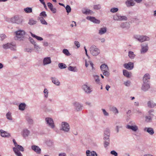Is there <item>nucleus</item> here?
<instances>
[{
  "label": "nucleus",
  "mask_w": 156,
  "mask_h": 156,
  "mask_svg": "<svg viewBox=\"0 0 156 156\" xmlns=\"http://www.w3.org/2000/svg\"><path fill=\"white\" fill-rule=\"evenodd\" d=\"M75 109L77 111L81 110L82 109V105L79 102H75L73 103Z\"/></svg>",
  "instance_id": "obj_8"
},
{
  "label": "nucleus",
  "mask_w": 156,
  "mask_h": 156,
  "mask_svg": "<svg viewBox=\"0 0 156 156\" xmlns=\"http://www.w3.org/2000/svg\"><path fill=\"white\" fill-rule=\"evenodd\" d=\"M23 20L22 18L19 17L18 16H15L11 19V21L12 23H15L17 24L21 23Z\"/></svg>",
  "instance_id": "obj_5"
},
{
  "label": "nucleus",
  "mask_w": 156,
  "mask_h": 156,
  "mask_svg": "<svg viewBox=\"0 0 156 156\" xmlns=\"http://www.w3.org/2000/svg\"><path fill=\"white\" fill-rule=\"evenodd\" d=\"M144 130L148 132L150 135H153L154 132L152 128L151 127H145L144 129Z\"/></svg>",
  "instance_id": "obj_23"
},
{
  "label": "nucleus",
  "mask_w": 156,
  "mask_h": 156,
  "mask_svg": "<svg viewBox=\"0 0 156 156\" xmlns=\"http://www.w3.org/2000/svg\"><path fill=\"white\" fill-rule=\"evenodd\" d=\"M106 28L105 27L101 28L99 30V34L100 35H102L104 34L106 32Z\"/></svg>",
  "instance_id": "obj_32"
},
{
  "label": "nucleus",
  "mask_w": 156,
  "mask_h": 156,
  "mask_svg": "<svg viewBox=\"0 0 156 156\" xmlns=\"http://www.w3.org/2000/svg\"><path fill=\"white\" fill-rule=\"evenodd\" d=\"M26 119L28 123L30 125H32L33 123V120L31 117L27 116Z\"/></svg>",
  "instance_id": "obj_31"
},
{
  "label": "nucleus",
  "mask_w": 156,
  "mask_h": 156,
  "mask_svg": "<svg viewBox=\"0 0 156 156\" xmlns=\"http://www.w3.org/2000/svg\"><path fill=\"white\" fill-rule=\"evenodd\" d=\"M82 12L83 13L86 14H89L93 13V11L91 10L87 9L83 10Z\"/></svg>",
  "instance_id": "obj_34"
},
{
  "label": "nucleus",
  "mask_w": 156,
  "mask_h": 156,
  "mask_svg": "<svg viewBox=\"0 0 156 156\" xmlns=\"http://www.w3.org/2000/svg\"><path fill=\"white\" fill-rule=\"evenodd\" d=\"M120 27L122 28L128 29L130 27V24L128 22H123L121 23Z\"/></svg>",
  "instance_id": "obj_21"
},
{
  "label": "nucleus",
  "mask_w": 156,
  "mask_h": 156,
  "mask_svg": "<svg viewBox=\"0 0 156 156\" xmlns=\"http://www.w3.org/2000/svg\"><path fill=\"white\" fill-rule=\"evenodd\" d=\"M113 19L115 21H126L127 20V18L125 16H121L119 13H116L113 16Z\"/></svg>",
  "instance_id": "obj_2"
},
{
  "label": "nucleus",
  "mask_w": 156,
  "mask_h": 156,
  "mask_svg": "<svg viewBox=\"0 0 156 156\" xmlns=\"http://www.w3.org/2000/svg\"><path fill=\"white\" fill-rule=\"evenodd\" d=\"M6 117L7 119L10 120H12V118L11 115V113L9 112H8L6 115Z\"/></svg>",
  "instance_id": "obj_49"
},
{
  "label": "nucleus",
  "mask_w": 156,
  "mask_h": 156,
  "mask_svg": "<svg viewBox=\"0 0 156 156\" xmlns=\"http://www.w3.org/2000/svg\"><path fill=\"white\" fill-rule=\"evenodd\" d=\"M128 56L130 58L133 59L135 57V55L134 54L133 52L131 51L129 52Z\"/></svg>",
  "instance_id": "obj_40"
},
{
  "label": "nucleus",
  "mask_w": 156,
  "mask_h": 156,
  "mask_svg": "<svg viewBox=\"0 0 156 156\" xmlns=\"http://www.w3.org/2000/svg\"><path fill=\"white\" fill-rule=\"evenodd\" d=\"M124 84L126 86L129 87L130 86V82L129 81H127L124 82Z\"/></svg>",
  "instance_id": "obj_62"
},
{
  "label": "nucleus",
  "mask_w": 156,
  "mask_h": 156,
  "mask_svg": "<svg viewBox=\"0 0 156 156\" xmlns=\"http://www.w3.org/2000/svg\"><path fill=\"white\" fill-rule=\"evenodd\" d=\"M68 69L70 71L74 72H76L77 71V69L76 67H73L71 66H69L68 68Z\"/></svg>",
  "instance_id": "obj_35"
},
{
  "label": "nucleus",
  "mask_w": 156,
  "mask_h": 156,
  "mask_svg": "<svg viewBox=\"0 0 156 156\" xmlns=\"http://www.w3.org/2000/svg\"><path fill=\"white\" fill-rule=\"evenodd\" d=\"M24 11L27 13H30L32 12V8L30 7H27L24 8Z\"/></svg>",
  "instance_id": "obj_37"
},
{
  "label": "nucleus",
  "mask_w": 156,
  "mask_h": 156,
  "mask_svg": "<svg viewBox=\"0 0 156 156\" xmlns=\"http://www.w3.org/2000/svg\"><path fill=\"white\" fill-rule=\"evenodd\" d=\"M110 135V130L108 129H106L104 132V139H109Z\"/></svg>",
  "instance_id": "obj_24"
},
{
  "label": "nucleus",
  "mask_w": 156,
  "mask_h": 156,
  "mask_svg": "<svg viewBox=\"0 0 156 156\" xmlns=\"http://www.w3.org/2000/svg\"><path fill=\"white\" fill-rule=\"evenodd\" d=\"M30 33L31 34V36L35 38L37 40L39 41H42L43 40V39L41 37H39L38 36H36V35L33 34L31 32H30Z\"/></svg>",
  "instance_id": "obj_36"
},
{
  "label": "nucleus",
  "mask_w": 156,
  "mask_h": 156,
  "mask_svg": "<svg viewBox=\"0 0 156 156\" xmlns=\"http://www.w3.org/2000/svg\"><path fill=\"white\" fill-rule=\"evenodd\" d=\"M44 97L47 98L48 96V90L46 88L45 89L44 91Z\"/></svg>",
  "instance_id": "obj_45"
},
{
  "label": "nucleus",
  "mask_w": 156,
  "mask_h": 156,
  "mask_svg": "<svg viewBox=\"0 0 156 156\" xmlns=\"http://www.w3.org/2000/svg\"><path fill=\"white\" fill-rule=\"evenodd\" d=\"M62 52L64 54L67 56H69L70 55L68 50L67 49H64L63 50Z\"/></svg>",
  "instance_id": "obj_44"
},
{
  "label": "nucleus",
  "mask_w": 156,
  "mask_h": 156,
  "mask_svg": "<svg viewBox=\"0 0 156 156\" xmlns=\"http://www.w3.org/2000/svg\"><path fill=\"white\" fill-rule=\"evenodd\" d=\"M148 106L151 108H154L155 106H156V103L154 102L153 101H149L147 103Z\"/></svg>",
  "instance_id": "obj_27"
},
{
  "label": "nucleus",
  "mask_w": 156,
  "mask_h": 156,
  "mask_svg": "<svg viewBox=\"0 0 156 156\" xmlns=\"http://www.w3.org/2000/svg\"><path fill=\"white\" fill-rule=\"evenodd\" d=\"M150 76L148 73H146L144 76L143 78V83H148L149 81Z\"/></svg>",
  "instance_id": "obj_16"
},
{
  "label": "nucleus",
  "mask_w": 156,
  "mask_h": 156,
  "mask_svg": "<svg viewBox=\"0 0 156 156\" xmlns=\"http://www.w3.org/2000/svg\"><path fill=\"white\" fill-rule=\"evenodd\" d=\"M101 6L100 5H94V8L95 9L98 10L101 9Z\"/></svg>",
  "instance_id": "obj_54"
},
{
  "label": "nucleus",
  "mask_w": 156,
  "mask_h": 156,
  "mask_svg": "<svg viewBox=\"0 0 156 156\" xmlns=\"http://www.w3.org/2000/svg\"><path fill=\"white\" fill-rule=\"evenodd\" d=\"M32 149L38 154H40L41 152V149L38 146L36 145H33L31 147Z\"/></svg>",
  "instance_id": "obj_17"
},
{
  "label": "nucleus",
  "mask_w": 156,
  "mask_h": 156,
  "mask_svg": "<svg viewBox=\"0 0 156 156\" xmlns=\"http://www.w3.org/2000/svg\"><path fill=\"white\" fill-rule=\"evenodd\" d=\"M47 4L48 6L49 9L53 6L52 4L50 2H48Z\"/></svg>",
  "instance_id": "obj_63"
},
{
  "label": "nucleus",
  "mask_w": 156,
  "mask_h": 156,
  "mask_svg": "<svg viewBox=\"0 0 156 156\" xmlns=\"http://www.w3.org/2000/svg\"><path fill=\"white\" fill-rule=\"evenodd\" d=\"M95 82L97 83H99L100 82V80L99 79V76L97 75H95L94 76Z\"/></svg>",
  "instance_id": "obj_47"
},
{
  "label": "nucleus",
  "mask_w": 156,
  "mask_h": 156,
  "mask_svg": "<svg viewBox=\"0 0 156 156\" xmlns=\"http://www.w3.org/2000/svg\"><path fill=\"white\" fill-rule=\"evenodd\" d=\"M110 153L115 156H118V153L115 151H111Z\"/></svg>",
  "instance_id": "obj_60"
},
{
  "label": "nucleus",
  "mask_w": 156,
  "mask_h": 156,
  "mask_svg": "<svg viewBox=\"0 0 156 156\" xmlns=\"http://www.w3.org/2000/svg\"><path fill=\"white\" fill-rule=\"evenodd\" d=\"M123 75L127 77H130V75L129 72L126 70L124 69L123 71Z\"/></svg>",
  "instance_id": "obj_39"
},
{
  "label": "nucleus",
  "mask_w": 156,
  "mask_h": 156,
  "mask_svg": "<svg viewBox=\"0 0 156 156\" xmlns=\"http://www.w3.org/2000/svg\"><path fill=\"white\" fill-rule=\"evenodd\" d=\"M104 139V146L105 148H106L109 144V139L108 138Z\"/></svg>",
  "instance_id": "obj_33"
},
{
  "label": "nucleus",
  "mask_w": 156,
  "mask_h": 156,
  "mask_svg": "<svg viewBox=\"0 0 156 156\" xmlns=\"http://www.w3.org/2000/svg\"><path fill=\"white\" fill-rule=\"evenodd\" d=\"M2 47L4 49H10L11 50L16 51V44L13 43H8L7 44H4Z\"/></svg>",
  "instance_id": "obj_1"
},
{
  "label": "nucleus",
  "mask_w": 156,
  "mask_h": 156,
  "mask_svg": "<svg viewBox=\"0 0 156 156\" xmlns=\"http://www.w3.org/2000/svg\"><path fill=\"white\" fill-rule=\"evenodd\" d=\"M25 34V31L23 30H20L16 32V36L18 38H21Z\"/></svg>",
  "instance_id": "obj_12"
},
{
  "label": "nucleus",
  "mask_w": 156,
  "mask_h": 156,
  "mask_svg": "<svg viewBox=\"0 0 156 156\" xmlns=\"http://www.w3.org/2000/svg\"><path fill=\"white\" fill-rule=\"evenodd\" d=\"M34 47L36 51H38L40 47L36 44L34 45Z\"/></svg>",
  "instance_id": "obj_46"
},
{
  "label": "nucleus",
  "mask_w": 156,
  "mask_h": 156,
  "mask_svg": "<svg viewBox=\"0 0 156 156\" xmlns=\"http://www.w3.org/2000/svg\"><path fill=\"white\" fill-rule=\"evenodd\" d=\"M1 135L3 137H7L10 136L9 133L4 131L3 130H0Z\"/></svg>",
  "instance_id": "obj_26"
},
{
  "label": "nucleus",
  "mask_w": 156,
  "mask_h": 156,
  "mask_svg": "<svg viewBox=\"0 0 156 156\" xmlns=\"http://www.w3.org/2000/svg\"><path fill=\"white\" fill-rule=\"evenodd\" d=\"M66 12L68 13H69L71 11V8L70 7V6L68 5H66Z\"/></svg>",
  "instance_id": "obj_51"
},
{
  "label": "nucleus",
  "mask_w": 156,
  "mask_h": 156,
  "mask_svg": "<svg viewBox=\"0 0 156 156\" xmlns=\"http://www.w3.org/2000/svg\"><path fill=\"white\" fill-rule=\"evenodd\" d=\"M129 124H131V125H127L126 126V128L129 129H131L135 132L138 129V128L136 126H133V123H132L131 122H129Z\"/></svg>",
  "instance_id": "obj_11"
},
{
  "label": "nucleus",
  "mask_w": 156,
  "mask_h": 156,
  "mask_svg": "<svg viewBox=\"0 0 156 156\" xmlns=\"http://www.w3.org/2000/svg\"><path fill=\"white\" fill-rule=\"evenodd\" d=\"M107 71L108 70L103 71V74L104 75L107 77L109 75V72H108Z\"/></svg>",
  "instance_id": "obj_55"
},
{
  "label": "nucleus",
  "mask_w": 156,
  "mask_h": 156,
  "mask_svg": "<svg viewBox=\"0 0 156 156\" xmlns=\"http://www.w3.org/2000/svg\"><path fill=\"white\" fill-rule=\"evenodd\" d=\"M87 156H98L96 153L94 151L90 152L89 150H87L86 151Z\"/></svg>",
  "instance_id": "obj_20"
},
{
  "label": "nucleus",
  "mask_w": 156,
  "mask_h": 156,
  "mask_svg": "<svg viewBox=\"0 0 156 156\" xmlns=\"http://www.w3.org/2000/svg\"><path fill=\"white\" fill-rule=\"evenodd\" d=\"M141 49L140 52L141 54L147 52L148 50V45L147 44H145V45L142 44L141 45Z\"/></svg>",
  "instance_id": "obj_14"
},
{
  "label": "nucleus",
  "mask_w": 156,
  "mask_h": 156,
  "mask_svg": "<svg viewBox=\"0 0 156 156\" xmlns=\"http://www.w3.org/2000/svg\"><path fill=\"white\" fill-rule=\"evenodd\" d=\"M100 68L101 70L103 71L108 70V68L107 65L105 64H103L101 65Z\"/></svg>",
  "instance_id": "obj_29"
},
{
  "label": "nucleus",
  "mask_w": 156,
  "mask_h": 156,
  "mask_svg": "<svg viewBox=\"0 0 156 156\" xmlns=\"http://www.w3.org/2000/svg\"><path fill=\"white\" fill-rule=\"evenodd\" d=\"M134 37L135 39L141 42L145 41H148L150 39L149 37L146 36L136 35L134 36Z\"/></svg>",
  "instance_id": "obj_4"
},
{
  "label": "nucleus",
  "mask_w": 156,
  "mask_h": 156,
  "mask_svg": "<svg viewBox=\"0 0 156 156\" xmlns=\"http://www.w3.org/2000/svg\"><path fill=\"white\" fill-rule=\"evenodd\" d=\"M82 87L85 92L87 94L91 93L92 91V88L88 85H84Z\"/></svg>",
  "instance_id": "obj_9"
},
{
  "label": "nucleus",
  "mask_w": 156,
  "mask_h": 156,
  "mask_svg": "<svg viewBox=\"0 0 156 156\" xmlns=\"http://www.w3.org/2000/svg\"><path fill=\"white\" fill-rule=\"evenodd\" d=\"M37 21L33 19H30L28 23L30 25H33L36 23Z\"/></svg>",
  "instance_id": "obj_41"
},
{
  "label": "nucleus",
  "mask_w": 156,
  "mask_h": 156,
  "mask_svg": "<svg viewBox=\"0 0 156 156\" xmlns=\"http://www.w3.org/2000/svg\"><path fill=\"white\" fill-rule=\"evenodd\" d=\"M13 150L15 154L17 156H23L22 154L16 148L13 147Z\"/></svg>",
  "instance_id": "obj_28"
},
{
  "label": "nucleus",
  "mask_w": 156,
  "mask_h": 156,
  "mask_svg": "<svg viewBox=\"0 0 156 156\" xmlns=\"http://www.w3.org/2000/svg\"><path fill=\"white\" fill-rule=\"evenodd\" d=\"M146 121L147 122H149L151 120V116H146L145 117Z\"/></svg>",
  "instance_id": "obj_53"
},
{
  "label": "nucleus",
  "mask_w": 156,
  "mask_h": 156,
  "mask_svg": "<svg viewBox=\"0 0 156 156\" xmlns=\"http://www.w3.org/2000/svg\"><path fill=\"white\" fill-rule=\"evenodd\" d=\"M40 16L43 18H46L47 17V15L45 11H43L40 13Z\"/></svg>",
  "instance_id": "obj_48"
},
{
  "label": "nucleus",
  "mask_w": 156,
  "mask_h": 156,
  "mask_svg": "<svg viewBox=\"0 0 156 156\" xmlns=\"http://www.w3.org/2000/svg\"><path fill=\"white\" fill-rule=\"evenodd\" d=\"M70 127L69 124L66 122H62V128L61 129L65 132H68L69 131Z\"/></svg>",
  "instance_id": "obj_7"
},
{
  "label": "nucleus",
  "mask_w": 156,
  "mask_h": 156,
  "mask_svg": "<svg viewBox=\"0 0 156 156\" xmlns=\"http://www.w3.org/2000/svg\"><path fill=\"white\" fill-rule=\"evenodd\" d=\"M29 39L31 43L34 45L36 44V42L34 41V39L31 37H30Z\"/></svg>",
  "instance_id": "obj_59"
},
{
  "label": "nucleus",
  "mask_w": 156,
  "mask_h": 156,
  "mask_svg": "<svg viewBox=\"0 0 156 156\" xmlns=\"http://www.w3.org/2000/svg\"><path fill=\"white\" fill-rule=\"evenodd\" d=\"M45 121L48 126L53 129L55 127V125L53 120L51 118L47 117L45 118Z\"/></svg>",
  "instance_id": "obj_6"
},
{
  "label": "nucleus",
  "mask_w": 156,
  "mask_h": 156,
  "mask_svg": "<svg viewBox=\"0 0 156 156\" xmlns=\"http://www.w3.org/2000/svg\"><path fill=\"white\" fill-rule=\"evenodd\" d=\"M6 37V35L4 34H2L0 35V38L2 41H3Z\"/></svg>",
  "instance_id": "obj_58"
},
{
  "label": "nucleus",
  "mask_w": 156,
  "mask_h": 156,
  "mask_svg": "<svg viewBox=\"0 0 156 156\" xmlns=\"http://www.w3.org/2000/svg\"><path fill=\"white\" fill-rule=\"evenodd\" d=\"M40 20L41 23L42 24L44 25H47V23L45 21L43 17H41L40 18Z\"/></svg>",
  "instance_id": "obj_43"
},
{
  "label": "nucleus",
  "mask_w": 156,
  "mask_h": 156,
  "mask_svg": "<svg viewBox=\"0 0 156 156\" xmlns=\"http://www.w3.org/2000/svg\"><path fill=\"white\" fill-rule=\"evenodd\" d=\"M87 18L95 23L99 24L100 23V21L99 20L96 19L94 17L89 16L87 17Z\"/></svg>",
  "instance_id": "obj_15"
},
{
  "label": "nucleus",
  "mask_w": 156,
  "mask_h": 156,
  "mask_svg": "<svg viewBox=\"0 0 156 156\" xmlns=\"http://www.w3.org/2000/svg\"><path fill=\"white\" fill-rule=\"evenodd\" d=\"M119 10V9L117 8H113L110 9V11L113 13L116 12H117Z\"/></svg>",
  "instance_id": "obj_52"
},
{
  "label": "nucleus",
  "mask_w": 156,
  "mask_h": 156,
  "mask_svg": "<svg viewBox=\"0 0 156 156\" xmlns=\"http://www.w3.org/2000/svg\"><path fill=\"white\" fill-rule=\"evenodd\" d=\"M51 12L54 13H55L56 12V9L55 8H54L53 6L50 9Z\"/></svg>",
  "instance_id": "obj_57"
},
{
  "label": "nucleus",
  "mask_w": 156,
  "mask_h": 156,
  "mask_svg": "<svg viewBox=\"0 0 156 156\" xmlns=\"http://www.w3.org/2000/svg\"><path fill=\"white\" fill-rule=\"evenodd\" d=\"M125 3L127 6L128 7L134 6L136 4L133 0H127Z\"/></svg>",
  "instance_id": "obj_18"
},
{
  "label": "nucleus",
  "mask_w": 156,
  "mask_h": 156,
  "mask_svg": "<svg viewBox=\"0 0 156 156\" xmlns=\"http://www.w3.org/2000/svg\"><path fill=\"white\" fill-rule=\"evenodd\" d=\"M51 60L50 57H47L44 58L43 60V64L44 65H46L51 63Z\"/></svg>",
  "instance_id": "obj_19"
},
{
  "label": "nucleus",
  "mask_w": 156,
  "mask_h": 156,
  "mask_svg": "<svg viewBox=\"0 0 156 156\" xmlns=\"http://www.w3.org/2000/svg\"><path fill=\"white\" fill-rule=\"evenodd\" d=\"M90 51L93 56H97L100 53V50L95 45H92L90 48Z\"/></svg>",
  "instance_id": "obj_3"
},
{
  "label": "nucleus",
  "mask_w": 156,
  "mask_h": 156,
  "mask_svg": "<svg viewBox=\"0 0 156 156\" xmlns=\"http://www.w3.org/2000/svg\"><path fill=\"white\" fill-rule=\"evenodd\" d=\"M26 105L24 103H21L20 104L19 106V109L20 110L23 111L24 110L26 106Z\"/></svg>",
  "instance_id": "obj_30"
},
{
  "label": "nucleus",
  "mask_w": 156,
  "mask_h": 156,
  "mask_svg": "<svg viewBox=\"0 0 156 156\" xmlns=\"http://www.w3.org/2000/svg\"><path fill=\"white\" fill-rule=\"evenodd\" d=\"M18 150V149L21 151H23L24 150L23 148L21 145H18L17 147H15Z\"/></svg>",
  "instance_id": "obj_50"
},
{
  "label": "nucleus",
  "mask_w": 156,
  "mask_h": 156,
  "mask_svg": "<svg viewBox=\"0 0 156 156\" xmlns=\"http://www.w3.org/2000/svg\"><path fill=\"white\" fill-rule=\"evenodd\" d=\"M150 86L148 83H143L141 87V90L144 91H146L150 88Z\"/></svg>",
  "instance_id": "obj_13"
},
{
  "label": "nucleus",
  "mask_w": 156,
  "mask_h": 156,
  "mask_svg": "<svg viewBox=\"0 0 156 156\" xmlns=\"http://www.w3.org/2000/svg\"><path fill=\"white\" fill-rule=\"evenodd\" d=\"M102 110L105 116H108L109 115V113L106 111L105 109H102Z\"/></svg>",
  "instance_id": "obj_56"
},
{
  "label": "nucleus",
  "mask_w": 156,
  "mask_h": 156,
  "mask_svg": "<svg viewBox=\"0 0 156 156\" xmlns=\"http://www.w3.org/2000/svg\"><path fill=\"white\" fill-rule=\"evenodd\" d=\"M110 110L112 111L115 114H117L118 113V111L115 107H112L110 108Z\"/></svg>",
  "instance_id": "obj_38"
},
{
  "label": "nucleus",
  "mask_w": 156,
  "mask_h": 156,
  "mask_svg": "<svg viewBox=\"0 0 156 156\" xmlns=\"http://www.w3.org/2000/svg\"><path fill=\"white\" fill-rule=\"evenodd\" d=\"M123 66L126 69L130 70L134 68V64L133 62H129L128 63L123 64Z\"/></svg>",
  "instance_id": "obj_10"
},
{
  "label": "nucleus",
  "mask_w": 156,
  "mask_h": 156,
  "mask_svg": "<svg viewBox=\"0 0 156 156\" xmlns=\"http://www.w3.org/2000/svg\"><path fill=\"white\" fill-rule=\"evenodd\" d=\"M58 66L60 69H63L66 67V65L63 63H59Z\"/></svg>",
  "instance_id": "obj_42"
},
{
  "label": "nucleus",
  "mask_w": 156,
  "mask_h": 156,
  "mask_svg": "<svg viewBox=\"0 0 156 156\" xmlns=\"http://www.w3.org/2000/svg\"><path fill=\"white\" fill-rule=\"evenodd\" d=\"M51 80L52 82L57 86H59L60 84V82L55 77H51Z\"/></svg>",
  "instance_id": "obj_22"
},
{
  "label": "nucleus",
  "mask_w": 156,
  "mask_h": 156,
  "mask_svg": "<svg viewBox=\"0 0 156 156\" xmlns=\"http://www.w3.org/2000/svg\"><path fill=\"white\" fill-rule=\"evenodd\" d=\"M74 44L77 48H79L80 47V44L78 41H75L74 42Z\"/></svg>",
  "instance_id": "obj_61"
},
{
  "label": "nucleus",
  "mask_w": 156,
  "mask_h": 156,
  "mask_svg": "<svg viewBox=\"0 0 156 156\" xmlns=\"http://www.w3.org/2000/svg\"><path fill=\"white\" fill-rule=\"evenodd\" d=\"M154 111L153 110H151L149 111V113L150 116H154V115L152 113V112H153Z\"/></svg>",
  "instance_id": "obj_64"
},
{
  "label": "nucleus",
  "mask_w": 156,
  "mask_h": 156,
  "mask_svg": "<svg viewBox=\"0 0 156 156\" xmlns=\"http://www.w3.org/2000/svg\"><path fill=\"white\" fill-rule=\"evenodd\" d=\"M30 133V131L27 129H25L23 130L22 135L23 137H25L28 136Z\"/></svg>",
  "instance_id": "obj_25"
}]
</instances>
